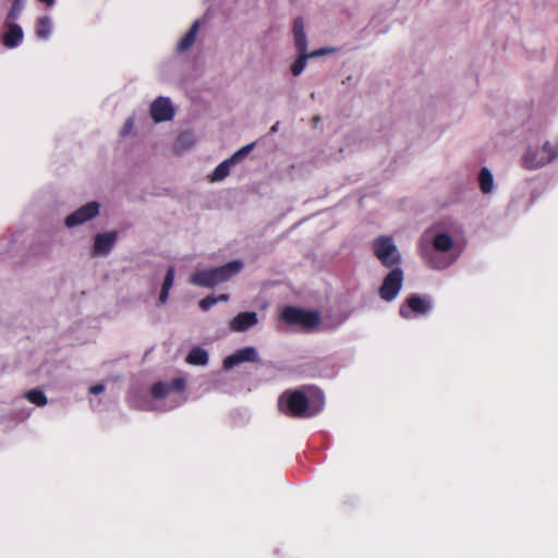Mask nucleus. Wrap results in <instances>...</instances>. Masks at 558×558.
<instances>
[{"label":"nucleus","instance_id":"1","mask_svg":"<svg viewBox=\"0 0 558 558\" xmlns=\"http://www.w3.org/2000/svg\"><path fill=\"white\" fill-rule=\"evenodd\" d=\"M242 268L243 263L241 260H232L213 269L197 270L190 276L189 281L197 287L214 288L231 279Z\"/></svg>","mask_w":558,"mask_h":558},{"label":"nucleus","instance_id":"2","mask_svg":"<svg viewBox=\"0 0 558 558\" xmlns=\"http://www.w3.org/2000/svg\"><path fill=\"white\" fill-rule=\"evenodd\" d=\"M279 411L290 417L305 418L315 415L310 411V401L301 390H287L278 400Z\"/></svg>","mask_w":558,"mask_h":558},{"label":"nucleus","instance_id":"3","mask_svg":"<svg viewBox=\"0 0 558 558\" xmlns=\"http://www.w3.org/2000/svg\"><path fill=\"white\" fill-rule=\"evenodd\" d=\"M558 157V142H546L542 147H530L522 157V166L527 170L542 168Z\"/></svg>","mask_w":558,"mask_h":558},{"label":"nucleus","instance_id":"4","mask_svg":"<svg viewBox=\"0 0 558 558\" xmlns=\"http://www.w3.org/2000/svg\"><path fill=\"white\" fill-rule=\"evenodd\" d=\"M280 319L288 325H298L305 330H312L320 322L319 314L314 311H306L292 305L286 306L280 313Z\"/></svg>","mask_w":558,"mask_h":558},{"label":"nucleus","instance_id":"5","mask_svg":"<svg viewBox=\"0 0 558 558\" xmlns=\"http://www.w3.org/2000/svg\"><path fill=\"white\" fill-rule=\"evenodd\" d=\"M375 256L387 268L398 267L401 263V255L390 236H378L373 241Z\"/></svg>","mask_w":558,"mask_h":558},{"label":"nucleus","instance_id":"6","mask_svg":"<svg viewBox=\"0 0 558 558\" xmlns=\"http://www.w3.org/2000/svg\"><path fill=\"white\" fill-rule=\"evenodd\" d=\"M403 282V271L399 267H395L384 278L379 288V296L386 302H391L399 294Z\"/></svg>","mask_w":558,"mask_h":558},{"label":"nucleus","instance_id":"7","mask_svg":"<svg viewBox=\"0 0 558 558\" xmlns=\"http://www.w3.org/2000/svg\"><path fill=\"white\" fill-rule=\"evenodd\" d=\"M430 302L427 298L412 294L400 306L399 314L401 317L409 319L413 315H424L430 311Z\"/></svg>","mask_w":558,"mask_h":558},{"label":"nucleus","instance_id":"8","mask_svg":"<svg viewBox=\"0 0 558 558\" xmlns=\"http://www.w3.org/2000/svg\"><path fill=\"white\" fill-rule=\"evenodd\" d=\"M99 214V204L97 202H89L73 211L65 218V226L69 228L82 225Z\"/></svg>","mask_w":558,"mask_h":558},{"label":"nucleus","instance_id":"9","mask_svg":"<svg viewBox=\"0 0 558 558\" xmlns=\"http://www.w3.org/2000/svg\"><path fill=\"white\" fill-rule=\"evenodd\" d=\"M118 240V231L97 233L94 240L93 256H106L113 248Z\"/></svg>","mask_w":558,"mask_h":558},{"label":"nucleus","instance_id":"10","mask_svg":"<svg viewBox=\"0 0 558 558\" xmlns=\"http://www.w3.org/2000/svg\"><path fill=\"white\" fill-rule=\"evenodd\" d=\"M258 354L255 348L245 347L236 350L233 354L228 355L222 363V367L226 371L233 368L234 366L243 362H257Z\"/></svg>","mask_w":558,"mask_h":558},{"label":"nucleus","instance_id":"11","mask_svg":"<svg viewBox=\"0 0 558 558\" xmlns=\"http://www.w3.org/2000/svg\"><path fill=\"white\" fill-rule=\"evenodd\" d=\"M150 116L155 122L169 121L174 116V110L169 98L158 97L150 106Z\"/></svg>","mask_w":558,"mask_h":558},{"label":"nucleus","instance_id":"12","mask_svg":"<svg viewBox=\"0 0 558 558\" xmlns=\"http://www.w3.org/2000/svg\"><path fill=\"white\" fill-rule=\"evenodd\" d=\"M7 31L2 36V44L7 48H15L20 46L24 34L22 27L14 21L5 20Z\"/></svg>","mask_w":558,"mask_h":558},{"label":"nucleus","instance_id":"13","mask_svg":"<svg viewBox=\"0 0 558 558\" xmlns=\"http://www.w3.org/2000/svg\"><path fill=\"white\" fill-rule=\"evenodd\" d=\"M258 323L257 314L255 312L239 313L229 324L232 331L243 332L252 328Z\"/></svg>","mask_w":558,"mask_h":558},{"label":"nucleus","instance_id":"14","mask_svg":"<svg viewBox=\"0 0 558 558\" xmlns=\"http://www.w3.org/2000/svg\"><path fill=\"white\" fill-rule=\"evenodd\" d=\"M199 31V21H195L177 45L178 52L187 51L195 43Z\"/></svg>","mask_w":558,"mask_h":558},{"label":"nucleus","instance_id":"15","mask_svg":"<svg viewBox=\"0 0 558 558\" xmlns=\"http://www.w3.org/2000/svg\"><path fill=\"white\" fill-rule=\"evenodd\" d=\"M191 365L204 366L208 363V352L199 347L193 348L185 357Z\"/></svg>","mask_w":558,"mask_h":558},{"label":"nucleus","instance_id":"16","mask_svg":"<svg viewBox=\"0 0 558 558\" xmlns=\"http://www.w3.org/2000/svg\"><path fill=\"white\" fill-rule=\"evenodd\" d=\"M174 274H175L174 267L170 266L166 272V276H165V279L162 282V287H161V291H160L159 300H158L159 304H165L167 302L168 296H169V291L173 284Z\"/></svg>","mask_w":558,"mask_h":558},{"label":"nucleus","instance_id":"17","mask_svg":"<svg viewBox=\"0 0 558 558\" xmlns=\"http://www.w3.org/2000/svg\"><path fill=\"white\" fill-rule=\"evenodd\" d=\"M433 247L437 252L447 253L453 247V240L447 233H438L433 239Z\"/></svg>","mask_w":558,"mask_h":558},{"label":"nucleus","instance_id":"18","mask_svg":"<svg viewBox=\"0 0 558 558\" xmlns=\"http://www.w3.org/2000/svg\"><path fill=\"white\" fill-rule=\"evenodd\" d=\"M233 165H235V163L233 162V160L231 158L223 160L215 168V170L213 171V173L210 175V180L213 182L223 180L226 177H228V174L230 172V168Z\"/></svg>","mask_w":558,"mask_h":558},{"label":"nucleus","instance_id":"19","mask_svg":"<svg viewBox=\"0 0 558 558\" xmlns=\"http://www.w3.org/2000/svg\"><path fill=\"white\" fill-rule=\"evenodd\" d=\"M480 189L484 194L490 193L493 190L494 179L492 172L486 168H482L478 174Z\"/></svg>","mask_w":558,"mask_h":558},{"label":"nucleus","instance_id":"20","mask_svg":"<svg viewBox=\"0 0 558 558\" xmlns=\"http://www.w3.org/2000/svg\"><path fill=\"white\" fill-rule=\"evenodd\" d=\"M51 34V20L49 16H41L36 23V35L40 39H47Z\"/></svg>","mask_w":558,"mask_h":558},{"label":"nucleus","instance_id":"21","mask_svg":"<svg viewBox=\"0 0 558 558\" xmlns=\"http://www.w3.org/2000/svg\"><path fill=\"white\" fill-rule=\"evenodd\" d=\"M24 398L27 399L31 403L36 404L37 407H44L48 402L44 391L37 388L26 391Z\"/></svg>","mask_w":558,"mask_h":558},{"label":"nucleus","instance_id":"22","mask_svg":"<svg viewBox=\"0 0 558 558\" xmlns=\"http://www.w3.org/2000/svg\"><path fill=\"white\" fill-rule=\"evenodd\" d=\"M170 392V387L168 384L162 381H157L150 387V393L155 399H163Z\"/></svg>","mask_w":558,"mask_h":558},{"label":"nucleus","instance_id":"23","mask_svg":"<svg viewBox=\"0 0 558 558\" xmlns=\"http://www.w3.org/2000/svg\"><path fill=\"white\" fill-rule=\"evenodd\" d=\"M307 52L299 53V58L293 62L291 72L293 75H300L306 65Z\"/></svg>","mask_w":558,"mask_h":558},{"label":"nucleus","instance_id":"24","mask_svg":"<svg viewBox=\"0 0 558 558\" xmlns=\"http://www.w3.org/2000/svg\"><path fill=\"white\" fill-rule=\"evenodd\" d=\"M23 7H24V0H14L11 5L10 11L7 14L5 20H11V21L17 20V17L22 13Z\"/></svg>","mask_w":558,"mask_h":558},{"label":"nucleus","instance_id":"25","mask_svg":"<svg viewBox=\"0 0 558 558\" xmlns=\"http://www.w3.org/2000/svg\"><path fill=\"white\" fill-rule=\"evenodd\" d=\"M254 143L245 145L244 147L235 151L230 158L233 160L234 163H238L247 156V154L254 148Z\"/></svg>","mask_w":558,"mask_h":558},{"label":"nucleus","instance_id":"26","mask_svg":"<svg viewBox=\"0 0 558 558\" xmlns=\"http://www.w3.org/2000/svg\"><path fill=\"white\" fill-rule=\"evenodd\" d=\"M293 37H294V44H295V47H296L299 53L306 52L307 39H306L305 33L294 34Z\"/></svg>","mask_w":558,"mask_h":558},{"label":"nucleus","instance_id":"27","mask_svg":"<svg viewBox=\"0 0 558 558\" xmlns=\"http://www.w3.org/2000/svg\"><path fill=\"white\" fill-rule=\"evenodd\" d=\"M193 134L184 132L178 136L177 145L178 147L189 148L193 145Z\"/></svg>","mask_w":558,"mask_h":558},{"label":"nucleus","instance_id":"28","mask_svg":"<svg viewBox=\"0 0 558 558\" xmlns=\"http://www.w3.org/2000/svg\"><path fill=\"white\" fill-rule=\"evenodd\" d=\"M215 304H217V299L214 295H208L201 300L199 307L202 311L207 312L209 311Z\"/></svg>","mask_w":558,"mask_h":558},{"label":"nucleus","instance_id":"29","mask_svg":"<svg viewBox=\"0 0 558 558\" xmlns=\"http://www.w3.org/2000/svg\"><path fill=\"white\" fill-rule=\"evenodd\" d=\"M168 386L170 387V391H182L185 388V380L183 378H174Z\"/></svg>","mask_w":558,"mask_h":558},{"label":"nucleus","instance_id":"30","mask_svg":"<svg viewBox=\"0 0 558 558\" xmlns=\"http://www.w3.org/2000/svg\"><path fill=\"white\" fill-rule=\"evenodd\" d=\"M304 32V21L302 17H296L293 22V35L301 34Z\"/></svg>","mask_w":558,"mask_h":558},{"label":"nucleus","instance_id":"31","mask_svg":"<svg viewBox=\"0 0 558 558\" xmlns=\"http://www.w3.org/2000/svg\"><path fill=\"white\" fill-rule=\"evenodd\" d=\"M132 129H133V119L130 118L125 121L123 128L121 129V135L125 136L126 134H129L131 132Z\"/></svg>","mask_w":558,"mask_h":558},{"label":"nucleus","instance_id":"32","mask_svg":"<svg viewBox=\"0 0 558 558\" xmlns=\"http://www.w3.org/2000/svg\"><path fill=\"white\" fill-rule=\"evenodd\" d=\"M105 390V386L102 384L94 385L89 388V392L92 395H99Z\"/></svg>","mask_w":558,"mask_h":558},{"label":"nucleus","instance_id":"33","mask_svg":"<svg viewBox=\"0 0 558 558\" xmlns=\"http://www.w3.org/2000/svg\"><path fill=\"white\" fill-rule=\"evenodd\" d=\"M330 51H331L330 49H324V48H322V49H317V50L312 51V52H311L310 54H307V56H308V58H311V57H318V56H324V54H326V53H328V52H330Z\"/></svg>","mask_w":558,"mask_h":558},{"label":"nucleus","instance_id":"34","mask_svg":"<svg viewBox=\"0 0 558 558\" xmlns=\"http://www.w3.org/2000/svg\"><path fill=\"white\" fill-rule=\"evenodd\" d=\"M217 299V303L222 301V302H227L229 300V294H220L218 296H216Z\"/></svg>","mask_w":558,"mask_h":558},{"label":"nucleus","instance_id":"35","mask_svg":"<svg viewBox=\"0 0 558 558\" xmlns=\"http://www.w3.org/2000/svg\"><path fill=\"white\" fill-rule=\"evenodd\" d=\"M39 1L43 3H46L48 7H51L54 3V0H39Z\"/></svg>","mask_w":558,"mask_h":558},{"label":"nucleus","instance_id":"36","mask_svg":"<svg viewBox=\"0 0 558 558\" xmlns=\"http://www.w3.org/2000/svg\"><path fill=\"white\" fill-rule=\"evenodd\" d=\"M319 121H320V118H319V117H314V118H313V124H314V126H316V125H317V123H318Z\"/></svg>","mask_w":558,"mask_h":558},{"label":"nucleus","instance_id":"37","mask_svg":"<svg viewBox=\"0 0 558 558\" xmlns=\"http://www.w3.org/2000/svg\"><path fill=\"white\" fill-rule=\"evenodd\" d=\"M277 128H278V123H276L275 125L271 126V132H276Z\"/></svg>","mask_w":558,"mask_h":558}]
</instances>
